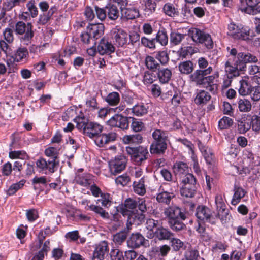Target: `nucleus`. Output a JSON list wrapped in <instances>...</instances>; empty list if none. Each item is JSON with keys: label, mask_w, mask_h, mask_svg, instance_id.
Masks as SVG:
<instances>
[{"label": "nucleus", "mask_w": 260, "mask_h": 260, "mask_svg": "<svg viewBox=\"0 0 260 260\" xmlns=\"http://www.w3.org/2000/svg\"><path fill=\"white\" fill-rule=\"evenodd\" d=\"M75 120L76 127L84 135L90 138H95V143L100 147L114 141L117 138V134L114 132L100 134L103 126L98 122L90 121L84 116L78 117Z\"/></svg>", "instance_id": "nucleus-1"}, {"label": "nucleus", "mask_w": 260, "mask_h": 260, "mask_svg": "<svg viewBox=\"0 0 260 260\" xmlns=\"http://www.w3.org/2000/svg\"><path fill=\"white\" fill-rule=\"evenodd\" d=\"M11 28H6L3 35L5 40L8 43H12L14 39V32L19 36L21 42L28 45L31 43L35 35L34 26L31 22L25 23L23 21H18L15 26Z\"/></svg>", "instance_id": "nucleus-2"}, {"label": "nucleus", "mask_w": 260, "mask_h": 260, "mask_svg": "<svg viewBox=\"0 0 260 260\" xmlns=\"http://www.w3.org/2000/svg\"><path fill=\"white\" fill-rule=\"evenodd\" d=\"M164 214L168 218L169 225L173 231L179 232L186 229L182 221L186 216L182 209L176 206H170L165 210Z\"/></svg>", "instance_id": "nucleus-3"}, {"label": "nucleus", "mask_w": 260, "mask_h": 260, "mask_svg": "<svg viewBox=\"0 0 260 260\" xmlns=\"http://www.w3.org/2000/svg\"><path fill=\"white\" fill-rule=\"evenodd\" d=\"M153 141L150 146V152L152 154H164L169 141L166 132L161 129H155L152 134Z\"/></svg>", "instance_id": "nucleus-4"}, {"label": "nucleus", "mask_w": 260, "mask_h": 260, "mask_svg": "<svg viewBox=\"0 0 260 260\" xmlns=\"http://www.w3.org/2000/svg\"><path fill=\"white\" fill-rule=\"evenodd\" d=\"M125 151L137 165L143 164L149 156L147 148L143 146H127L125 147Z\"/></svg>", "instance_id": "nucleus-5"}, {"label": "nucleus", "mask_w": 260, "mask_h": 260, "mask_svg": "<svg viewBox=\"0 0 260 260\" xmlns=\"http://www.w3.org/2000/svg\"><path fill=\"white\" fill-rule=\"evenodd\" d=\"M188 35L191 38L193 42L200 43L207 49H212L213 47V42L211 36L197 28H191L189 30Z\"/></svg>", "instance_id": "nucleus-6"}, {"label": "nucleus", "mask_w": 260, "mask_h": 260, "mask_svg": "<svg viewBox=\"0 0 260 260\" xmlns=\"http://www.w3.org/2000/svg\"><path fill=\"white\" fill-rule=\"evenodd\" d=\"M36 166L40 172L46 175L51 174L54 173L59 165V160L48 159L41 157L37 160Z\"/></svg>", "instance_id": "nucleus-7"}, {"label": "nucleus", "mask_w": 260, "mask_h": 260, "mask_svg": "<svg viewBox=\"0 0 260 260\" xmlns=\"http://www.w3.org/2000/svg\"><path fill=\"white\" fill-rule=\"evenodd\" d=\"M228 35L235 39H241L248 41L249 39V29L241 25H237L234 22L228 25Z\"/></svg>", "instance_id": "nucleus-8"}, {"label": "nucleus", "mask_w": 260, "mask_h": 260, "mask_svg": "<svg viewBox=\"0 0 260 260\" xmlns=\"http://www.w3.org/2000/svg\"><path fill=\"white\" fill-rule=\"evenodd\" d=\"M127 159L124 155H118L109 162V170L111 174L116 175L123 171L126 167Z\"/></svg>", "instance_id": "nucleus-9"}, {"label": "nucleus", "mask_w": 260, "mask_h": 260, "mask_svg": "<svg viewBox=\"0 0 260 260\" xmlns=\"http://www.w3.org/2000/svg\"><path fill=\"white\" fill-rule=\"evenodd\" d=\"M196 216L200 221L209 222L212 224H215L216 223L215 217L212 215V211L205 205L198 206Z\"/></svg>", "instance_id": "nucleus-10"}, {"label": "nucleus", "mask_w": 260, "mask_h": 260, "mask_svg": "<svg viewBox=\"0 0 260 260\" xmlns=\"http://www.w3.org/2000/svg\"><path fill=\"white\" fill-rule=\"evenodd\" d=\"M111 36L115 45L118 47H125L128 41L127 33L123 29L116 27L111 31Z\"/></svg>", "instance_id": "nucleus-11"}, {"label": "nucleus", "mask_w": 260, "mask_h": 260, "mask_svg": "<svg viewBox=\"0 0 260 260\" xmlns=\"http://www.w3.org/2000/svg\"><path fill=\"white\" fill-rule=\"evenodd\" d=\"M246 4L243 0H241L239 9L242 11L250 15H256L260 13V6L258 4L260 0H245Z\"/></svg>", "instance_id": "nucleus-12"}, {"label": "nucleus", "mask_w": 260, "mask_h": 260, "mask_svg": "<svg viewBox=\"0 0 260 260\" xmlns=\"http://www.w3.org/2000/svg\"><path fill=\"white\" fill-rule=\"evenodd\" d=\"M128 119L127 117L116 114L107 121V124L111 127H118L123 130L127 129L129 127Z\"/></svg>", "instance_id": "nucleus-13"}, {"label": "nucleus", "mask_w": 260, "mask_h": 260, "mask_svg": "<svg viewBox=\"0 0 260 260\" xmlns=\"http://www.w3.org/2000/svg\"><path fill=\"white\" fill-rule=\"evenodd\" d=\"M148 234L147 236L148 238L155 237L160 241L170 240L174 236V234L169 229L162 226L157 227L154 232H150Z\"/></svg>", "instance_id": "nucleus-14"}, {"label": "nucleus", "mask_w": 260, "mask_h": 260, "mask_svg": "<svg viewBox=\"0 0 260 260\" xmlns=\"http://www.w3.org/2000/svg\"><path fill=\"white\" fill-rule=\"evenodd\" d=\"M212 70V67L211 66L204 70H196L189 76L190 80L197 85L204 86L205 76L210 74Z\"/></svg>", "instance_id": "nucleus-15"}, {"label": "nucleus", "mask_w": 260, "mask_h": 260, "mask_svg": "<svg viewBox=\"0 0 260 260\" xmlns=\"http://www.w3.org/2000/svg\"><path fill=\"white\" fill-rule=\"evenodd\" d=\"M104 24L101 23H90L87 27V30L93 39L94 45L96 44L95 40L100 38L104 34Z\"/></svg>", "instance_id": "nucleus-16"}, {"label": "nucleus", "mask_w": 260, "mask_h": 260, "mask_svg": "<svg viewBox=\"0 0 260 260\" xmlns=\"http://www.w3.org/2000/svg\"><path fill=\"white\" fill-rule=\"evenodd\" d=\"M115 48L114 45L108 39L103 38L99 43L97 51L101 55H110L114 53Z\"/></svg>", "instance_id": "nucleus-17"}, {"label": "nucleus", "mask_w": 260, "mask_h": 260, "mask_svg": "<svg viewBox=\"0 0 260 260\" xmlns=\"http://www.w3.org/2000/svg\"><path fill=\"white\" fill-rule=\"evenodd\" d=\"M237 131L239 133L244 134L251 128L250 114H244L242 115L240 118L237 121Z\"/></svg>", "instance_id": "nucleus-18"}, {"label": "nucleus", "mask_w": 260, "mask_h": 260, "mask_svg": "<svg viewBox=\"0 0 260 260\" xmlns=\"http://www.w3.org/2000/svg\"><path fill=\"white\" fill-rule=\"evenodd\" d=\"M243 64H240L236 59L235 61L234 66H232L229 61H227L225 64V70L227 73V76L230 77H236L239 76V71H244Z\"/></svg>", "instance_id": "nucleus-19"}, {"label": "nucleus", "mask_w": 260, "mask_h": 260, "mask_svg": "<svg viewBox=\"0 0 260 260\" xmlns=\"http://www.w3.org/2000/svg\"><path fill=\"white\" fill-rule=\"evenodd\" d=\"M108 251V244L106 241L101 242L96 247L92 256V260H104Z\"/></svg>", "instance_id": "nucleus-20"}, {"label": "nucleus", "mask_w": 260, "mask_h": 260, "mask_svg": "<svg viewBox=\"0 0 260 260\" xmlns=\"http://www.w3.org/2000/svg\"><path fill=\"white\" fill-rule=\"evenodd\" d=\"M126 215L128 216L126 223V228L128 230L131 229L130 226L132 224L140 225L144 221L145 218L144 214L138 212H131L129 214Z\"/></svg>", "instance_id": "nucleus-21"}, {"label": "nucleus", "mask_w": 260, "mask_h": 260, "mask_svg": "<svg viewBox=\"0 0 260 260\" xmlns=\"http://www.w3.org/2000/svg\"><path fill=\"white\" fill-rule=\"evenodd\" d=\"M144 237L139 233H133L127 240V246L131 248H137L143 245Z\"/></svg>", "instance_id": "nucleus-22"}, {"label": "nucleus", "mask_w": 260, "mask_h": 260, "mask_svg": "<svg viewBox=\"0 0 260 260\" xmlns=\"http://www.w3.org/2000/svg\"><path fill=\"white\" fill-rule=\"evenodd\" d=\"M82 169L78 170L75 177V182L81 186L87 187L91 184V175L87 173H82Z\"/></svg>", "instance_id": "nucleus-23"}, {"label": "nucleus", "mask_w": 260, "mask_h": 260, "mask_svg": "<svg viewBox=\"0 0 260 260\" xmlns=\"http://www.w3.org/2000/svg\"><path fill=\"white\" fill-rule=\"evenodd\" d=\"M137 201L131 198H127L124 201L123 205H122L119 209H117V211L123 216L128 215L131 212L129 210H133L137 207Z\"/></svg>", "instance_id": "nucleus-24"}, {"label": "nucleus", "mask_w": 260, "mask_h": 260, "mask_svg": "<svg viewBox=\"0 0 260 260\" xmlns=\"http://www.w3.org/2000/svg\"><path fill=\"white\" fill-rule=\"evenodd\" d=\"M239 94L243 96L249 95L253 87L250 83L249 78L247 76L243 77L239 81Z\"/></svg>", "instance_id": "nucleus-25"}, {"label": "nucleus", "mask_w": 260, "mask_h": 260, "mask_svg": "<svg viewBox=\"0 0 260 260\" xmlns=\"http://www.w3.org/2000/svg\"><path fill=\"white\" fill-rule=\"evenodd\" d=\"M237 60L239 63L243 64L244 70L246 68V63H256L258 61L257 58L249 53H238L237 57Z\"/></svg>", "instance_id": "nucleus-26"}, {"label": "nucleus", "mask_w": 260, "mask_h": 260, "mask_svg": "<svg viewBox=\"0 0 260 260\" xmlns=\"http://www.w3.org/2000/svg\"><path fill=\"white\" fill-rule=\"evenodd\" d=\"M172 77V70L168 68H160L157 72V77L161 84L168 83Z\"/></svg>", "instance_id": "nucleus-27"}, {"label": "nucleus", "mask_w": 260, "mask_h": 260, "mask_svg": "<svg viewBox=\"0 0 260 260\" xmlns=\"http://www.w3.org/2000/svg\"><path fill=\"white\" fill-rule=\"evenodd\" d=\"M149 109L148 104L143 102L138 103L132 108L129 109L134 116L140 117L147 114Z\"/></svg>", "instance_id": "nucleus-28"}, {"label": "nucleus", "mask_w": 260, "mask_h": 260, "mask_svg": "<svg viewBox=\"0 0 260 260\" xmlns=\"http://www.w3.org/2000/svg\"><path fill=\"white\" fill-rule=\"evenodd\" d=\"M173 170L176 176L181 177L182 175L188 173V166L185 162L176 161L173 165Z\"/></svg>", "instance_id": "nucleus-29"}, {"label": "nucleus", "mask_w": 260, "mask_h": 260, "mask_svg": "<svg viewBox=\"0 0 260 260\" xmlns=\"http://www.w3.org/2000/svg\"><path fill=\"white\" fill-rule=\"evenodd\" d=\"M197 185H183L180 188V194L186 198H193L197 192Z\"/></svg>", "instance_id": "nucleus-30"}, {"label": "nucleus", "mask_w": 260, "mask_h": 260, "mask_svg": "<svg viewBox=\"0 0 260 260\" xmlns=\"http://www.w3.org/2000/svg\"><path fill=\"white\" fill-rule=\"evenodd\" d=\"M105 11L107 13V17L111 20H115L119 16V11L114 4H108L105 6Z\"/></svg>", "instance_id": "nucleus-31"}, {"label": "nucleus", "mask_w": 260, "mask_h": 260, "mask_svg": "<svg viewBox=\"0 0 260 260\" xmlns=\"http://www.w3.org/2000/svg\"><path fill=\"white\" fill-rule=\"evenodd\" d=\"M234 193L231 201V204L233 205H236L239 203L241 199L245 196L246 191L242 187L236 185L234 186Z\"/></svg>", "instance_id": "nucleus-32"}, {"label": "nucleus", "mask_w": 260, "mask_h": 260, "mask_svg": "<svg viewBox=\"0 0 260 260\" xmlns=\"http://www.w3.org/2000/svg\"><path fill=\"white\" fill-rule=\"evenodd\" d=\"M174 197L175 194L173 192L162 191L157 194L156 200L160 203L169 205Z\"/></svg>", "instance_id": "nucleus-33"}, {"label": "nucleus", "mask_w": 260, "mask_h": 260, "mask_svg": "<svg viewBox=\"0 0 260 260\" xmlns=\"http://www.w3.org/2000/svg\"><path fill=\"white\" fill-rule=\"evenodd\" d=\"M122 16L127 19H134L140 16L139 11L134 7H126L121 11Z\"/></svg>", "instance_id": "nucleus-34"}, {"label": "nucleus", "mask_w": 260, "mask_h": 260, "mask_svg": "<svg viewBox=\"0 0 260 260\" xmlns=\"http://www.w3.org/2000/svg\"><path fill=\"white\" fill-rule=\"evenodd\" d=\"M178 69L181 74L189 75L194 70L193 63L190 60L181 62L178 64Z\"/></svg>", "instance_id": "nucleus-35"}, {"label": "nucleus", "mask_w": 260, "mask_h": 260, "mask_svg": "<svg viewBox=\"0 0 260 260\" xmlns=\"http://www.w3.org/2000/svg\"><path fill=\"white\" fill-rule=\"evenodd\" d=\"M120 100V94L115 91L108 93L104 98V101L110 106H117L119 103Z\"/></svg>", "instance_id": "nucleus-36"}, {"label": "nucleus", "mask_w": 260, "mask_h": 260, "mask_svg": "<svg viewBox=\"0 0 260 260\" xmlns=\"http://www.w3.org/2000/svg\"><path fill=\"white\" fill-rule=\"evenodd\" d=\"M238 107L241 112H249L252 108L251 102L245 98L239 99L238 102Z\"/></svg>", "instance_id": "nucleus-37"}, {"label": "nucleus", "mask_w": 260, "mask_h": 260, "mask_svg": "<svg viewBox=\"0 0 260 260\" xmlns=\"http://www.w3.org/2000/svg\"><path fill=\"white\" fill-rule=\"evenodd\" d=\"M144 183L145 179L143 177L141 178L138 181H134L133 184L134 192L139 195H144L146 193Z\"/></svg>", "instance_id": "nucleus-38"}, {"label": "nucleus", "mask_w": 260, "mask_h": 260, "mask_svg": "<svg viewBox=\"0 0 260 260\" xmlns=\"http://www.w3.org/2000/svg\"><path fill=\"white\" fill-rule=\"evenodd\" d=\"M155 41L162 46H166L168 43V36L165 29H159L154 38Z\"/></svg>", "instance_id": "nucleus-39"}, {"label": "nucleus", "mask_w": 260, "mask_h": 260, "mask_svg": "<svg viewBox=\"0 0 260 260\" xmlns=\"http://www.w3.org/2000/svg\"><path fill=\"white\" fill-rule=\"evenodd\" d=\"M163 11L166 15L171 17H175L179 15L178 9L170 3H166L164 6Z\"/></svg>", "instance_id": "nucleus-40"}, {"label": "nucleus", "mask_w": 260, "mask_h": 260, "mask_svg": "<svg viewBox=\"0 0 260 260\" xmlns=\"http://www.w3.org/2000/svg\"><path fill=\"white\" fill-rule=\"evenodd\" d=\"M211 99L210 94L205 90H200L196 95L194 102L197 104H205Z\"/></svg>", "instance_id": "nucleus-41"}, {"label": "nucleus", "mask_w": 260, "mask_h": 260, "mask_svg": "<svg viewBox=\"0 0 260 260\" xmlns=\"http://www.w3.org/2000/svg\"><path fill=\"white\" fill-rule=\"evenodd\" d=\"M143 141V137L140 134L125 135L123 137V142L125 144H140Z\"/></svg>", "instance_id": "nucleus-42"}, {"label": "nucleus", "mask_w": 260, "mask_h": 260, "mask_svg": "<svg viewBox=\"0 0 260 260\" xmlns=\"http://www.w3.org/2000/svg\"><path fill=\"white\" fill-rule=\"evenodd\" d=\"M154 56L156 59L159 61V64L162 66L167 65L170 59L169 55L167 50L155 52Z\"/></svg>", "instance_id": "nucleus-43"}, {"label": "nucleus", "mask_w": 260, "mask_h": 260, "mask_svg": "<svg viewBox=\"0 0 260 260\" xmlns=\"http://www.w3.org/2000/svg\"><path fill=\"white\" fill-rule=\"evenodd\" d=\"M185 34H181L177 31H172L170 34V42L172 46L179 45L185 37Z\"/></svg>", "instance_id": "nucleus-44"}, {"label": "nucleus", "mask_w": 260, "mask_h": 260, "mask_svg": "<svg viewBox=\"0 0 260 260\" xmlns=\"http://www.w3.org/2000/svg\"><path fill=\"white\" fill-rule=\"evenodd\" d=\"M57 11L55 7H52L47 12H44L39 16V21L40 24L44 25L50 20L53 14Z\"/></svg>", "instance_id": "nucleus-45"}, {"label": "nucleus", "mask_w": 260, "mask_h": 260, "mask_svg": "<svg viewBox=\"0 0 260 260\" xmlns=\"http://www.w3.org/2000/svg\"><path fill=\"white\" fill-rule=\"evenodd\" d=\"M197 48L193 47L191 46L181 47L177 53L180 57L185 58L188 55H192L197 52Z\"/></svg>", "instance_id": "nucleus-46"}, {"label": "nucleus", "mask_w": 260, "mask_h": 260, "mask_svg": "<svg viewBox=\"0 0 260 260\" xmlns=\"http://www.w3.org/2000/svg\"><path fill=\"white\" fill-rule=\"evenodd\" d=\"M86 110L89 111H94L99 109V104L97 102L96 96L88 98L86 100Z\"/></svg>", "instance_id": "nucleus-47"}, {"label": "nucleus", "mask_w": 260, "mask_h": 260, "mask_svg": "<svg viewBox=\"0 0 260 260\" xmlns=\"http://www.w3.org/2000/svg\"><path fill=\"white\" fill-rule=\"evenodd\" d=\"M129 230H124L117 233L113 236V240L116 245H121L126 240Z\"/></svg>", "instance_id": "nucleus-48"}, {"label": "nucleus", "mask_w": 260, "mask_h": 260, "mask_svg": "<svg viewBox=\"0 0 260 260\" xmlns=\"http://www.w3.org/2000/svg\"><path fill=\"white\" fill-rule=\"evenodd\" d=\"M155 59V56L153 57L148 55L146 57L145 62L147 69L154 71L160 68V64Z\"/></svg>", "instance_id": "nucleus-49"}, {"label": "nucleus", "mask_w": 260, "mask_h": 260, "mask_svg": "<svg viewBox=\"0 0 260 260\" xmlns=\"http://www.w3.org/2000/svg\"><path fill=\"white\" fill-rule=\"evenodd\" d=\"M28 55L27 49L25 47H20L18 48L14 56V60L17 62L23 61Z\"/></svg>", "instance_id": "nucleus-50"}, {"label": "nucleus", "mask_w": 260, "mask_h": 260, "mask_svg": "<svg viewBox=\"0 0 260 260\" xmlns=\"http://www.w3.org/2000/svg\"><path fill=\"white\" fill-rule=\"evenodd\" d=\"M101 198L98 199L96 201V204L100 205L101 203V206L105 208H109L112 205V198L110 194L107 193H104L101 194Z\"/></svg>", "instance_id": "nucleus-51"}, {"label": "nucleus", "mask_w": 260, "mask_h": 260, "mask_svg": "<svg viewBox=\"0 0 260 260\" xmlns=\"http://www.w3.org/2000/svg\"><path fill=\"white\" fill-rule=\"evenodd\" d=\"M25 183V180H21L19 182L12 184L8 189L6 191V193L8 196L14 195L19 189L22 188Z\"/></svg>", "instance_id": "nucleus-52"}, {"label": "nucleus", "mask_w": 260, "mask_h": 260, "mask_svg": "<svg viewBox=\"0 0 260 260\" xmlns=\"http://www.w3.org/2000/svg\"><path fill=\"white\" fill-rule=\"evenodd\" d=\"M170 242L171 243V247L175 251H178L185 248L183 242L179 239L173 237H172V239L170 240Z\"/></svg>", "instance_id": "nucleus-53"}, {"label": "nucleus", "mask_w": 260, "mask_h": 260, "mask_svg": "<svg viewBox=\"0 0 260 260\" xmlns=\"http://www.w3.org/2000/svg\"><path fill=\"white\" fill-rule=\"evenodd\" d=\"M89 207L91 211L98 214L102 218L104 219H108L109 218V213L100 207V205H91Z\"/></svg>", "instance_id": "nucleus-54"}, {"label": "nucleus", "mask_w": 260, "mask_h": 260, "mask_svg": "<svg viewBox=\"0 0 260 260\" xmlns=\"http://www.w3.org/2000/svg\"><path fill=\"white\" fill-rule=\"evenodd\" d=\"M156 4L153 0H147L145 4L144 11L145 15L149 16L155 11Z\"/></svg>", "instance_id": "nucleus-55"}, {"label": "nucleus", "mask_w": 260, "mask_h": 260, "mask_svg": "<svg viewBox=\"0 0 260 260\" xmlns=\"http://www.w3.org/2000/svg\"><path fill=\"white\" fill-rule=\"evenodd\" d=\"M250 121L252 129L256 132H260V116L256 114H250Z\"/></svg>", "instance_id": "nucleus-56"}, {"label": "nucleus", "mask_w": 260, "mask_h": 260, "mask_svg": "<svg viewBox=\"0 0 260 260\" xmlns=\"http://www.w3.org/2000/svg\"><path fill=\"white\" fill-rule=\"evenodd\" d=\"M233 124V120L226 116H223L218 121V127L220 129H227L231 127Z\"/></svg>", "instance_id": "nucleus-57"}, {"label": "nucleus", "mask_w": 260, "mask_h": 260, "mask_svg": "<svg viewBox=\"0 0 260 260\" xmlns=\"http://www.w3.org/2000/svg\"><path fill=\"white\" fill-rule=\"evenodd\" d=\"M156 79L157 77L153 73L146 71L143 76V82L145 85H149L152 84Z\"/></svg>", "instance_id": "nucleus-58"}, {"label": "nucleus", "mask_w": 260, "mask_h": 260, "mask_svg": "<svg viewBox=\"0 0 260 260\" xmlns=\"http://www.w3.org/2000/svg\"><path fill=\"white\" fill-rule=\"evenodd\" d=\"M45 154L49 157V159L59 160L58 150L53 147H49L45 149Z\"/></svg>", "instance_id": "nucleus-59"}, {"label": "nucleus", "mask_w": 260, "mask_h": 260, "mask_svg": "<svg viewBox=\"0 0 260 260\" xmlns=\"http://www.w3.org/2000/svg\"><path fill=\"white\" fill-rule=\"evenodd\" d=\"M137 207L139 210L141 211V213L148 212L150 211V207L148 206V203L143 199H138L137 201Z\"/></svg>", "instance_id": "nucleus-60"}, {"label": "nucleus", "mask_w": 260, "mask_h": 260, "mask_svg": "<svg viewBox=\"0 0 260 260\" xmlns=\"http://www.w3.org/2000/svg\"><path fill=\"white\" fill-rule=\"evenodd\" d=\"M229 212L228 209L218 211L215 216V218L217 217L219 218L222 223H226L230 220L231 217L229 214Z\"/></svg>", "instance_id": "nucleus-61"}, {"label": "nucleus", "mask_w": 260, "mask_h": 260, "mask_svg": "<svg viewBox=\"0 0 260 260\" xmlns=\"http://www.w3.org/2000/svg\"><path fill=\"white\" fill-rule=\"evenodd\" d=\"M251 99L254 102H257L260 100V86H255L252 87L250 93Z\"/></svg>", "instance_id": "nucleus-62"}, {"label": "nucleus", "mask_w": 260, "mask_h": 260, "mask_svg": "<svg viewBox=\"0 0 260 260\" xmlns=\"http://www.w3.org/2000/svg\"><path fill=\"white\" fill-rule=\"evenodd\" d=\"M9 156L11 159H21L23 160L27 155L24 151H11L9 152Z\"/></svg>", "instance_id": "nucleus-63"}, {"label": "nucleus", "mask_w": 260, "mask_h": 260, "mask_svg": "<svg viewBox=\"0 0 260 260\" xmlns=\"http://www.w3.org/2000/svg\"><path fill=\"white\" fill-rule=\"evenodd\" d=\"M184 256L185 260H198L199 252L197 250L192 249L186 251Z\"/></svg>", "instance_id": "nucleus-64"}]
</instances>
